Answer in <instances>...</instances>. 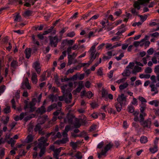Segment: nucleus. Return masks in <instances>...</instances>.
<instances>
[{"mask_svg": "<svg viewBox=\"0 0 159 159\" xmlns=\"http://www.w3.org/2000/svg\"><path fill=\"white\" fill-rule=\"evenodd\" d=\"M74 116L71 114H68L66 117L64 119V122H68L69 124H72L73 122V120Z\"/></svg>", "mask_w": 159, "mask_h": 159, "instance_id": "9", "label": "nucleus"}, {"mask_svg": "<svg viewBox=\"0 0 159 159\" xmlns=\"http://www.w3.org/2000/svg\"><path fill=\"white\" fill-rule=\"evenodd\" d=\"M41 129V125H40V124H38L36 125L35 128H34V131L35 132L37 131H38V132H39V131Z\"/></svg>", "mask_w": 159, "mask_h": 159, "instance_id": "40", "label": "nucleus"}, {"mask_svg": "<svg viewBox=\"0 0 159 159\" xmlns=\"http://www.w3.org/2000/svg\"><path fill=\"white\" fill-rule=\"evenodd\" d=\"M5 114H7L11 111V109L10 106H7L3 110Z\"/></svg>", "mask_w": 159, "mask_h": 159, "instance_id": "37", "label": "nucleus"}, {"mask_svg": "<svg viewBox=\"0 0 159 159\" xmlns=\"http://www.w3.org/2000/svg\"><path fill=\"white\" fill-rule=\"evenodd\" d=\"M74 125L76 128H79L81 126V124H80L79 121H78L75 123Z\"/></svg>", "mask_w": 159, "mask_h": 159, "instance_id": "59", "label": "nucleus"}, {"mask_svg": "<svg viewBox=\"0 0 159 159\" xmlns=\"http://www.w3.org/2000/svg\"><path fill=\"white\" fill-rule=\"evenodd\" d=\"M26 57L29 59L31 56V49L30 48H26L25 50Z\"/></svg>", "mask_w": 159, "mask_h": 159, "instance_id": "18", "label": "nucleus"}, {"mask_svg": "<svg viewBox=\"0 0 159 159\" xmlns=\"http://www.w3.org/2000/svg\"><path fill=\"white\" fill-rule=\"evenodd\" d=\"M57 107V104L55 103H53L48 107L47 111L48 112H50L53 109L56 108Z\"/></svg>", "mask_w": 159, "mask_h": 159, "instance_id": "23", "label": "nucleus"}, {"mask_svg": "<svg viewBox=\"0 0 159 159\" xmlns=\"http://www.w3.org/2000/svg\"><path fill=\"white\" fill-rule=\"evenodd\" d=\"M35 115L34 114H32L31 116H27L26 117H25L24 118V120L26 121H27L28 120H30V119H31L33 117H34Z\"/></svg>", "mask_w": 159, "mask_h": 159, "instance_id": "60", "label": "nucleus"}, {"mask_svg": "<svg viewBox=\"0 0 159 159\" xmlns=\"http://www.w3.org/2000/svg\"><path fill=\"white\" fill-rule=\"evenodd\" d=\"M95 45H93L88 52L90 54V61L89 62L92 63L96 59V57H99L100 53L97 52L95 53Z\"/></svg>", "mask_w": 159, "mask_h": 159, "instance_id": "1", "label": "nucleus"}, {"mask_svg": "<svg viewBox=\"0 0 159 159\" xmlns=\"http://www.w3.org/2000/svg\"><path fill=\"white\" fill-rule=\"evenodd\" d=\"M38 124H40V125L43 124L45 123V120L42 117H40L38 118Z\"/></svg>", "mask_w": 159, "mask_h": 159, "instance_id": "31", "label": "nucleus"}, {"mask_svg": "<svg viewBox=\"0 0 159 159\" xmlns=\"http://www.w3.org/2000/svg\"><path fill=\"white\" fill-rule=\"evenodd\" d=\"M103 69L102 67H100L98 70L97 73L98 75L100 76H102L103 75Z\"/></svg>", "mask_w": 159, "mask_h": 159, "instance_id": "47", "label": "nucleus"}, {"mask_svg": "<svg viewBox=\"0 0 159 159\" xmlns=\"http://www.w3.org/2000/svg\"><path fill=\"white\" fill-rule=\"evenodd\" d=\"M140 107V110L141 113H145L144 111L147 108L146 103H142L139 105Z\"/></svg>", "mask_w": 159, "mask_h": 159, "instance_id": "17", "label": "nucleus"}, {"mask_svg": "<svg viewBox=\"0 0 159 159\" xmlns=\"http://www.w3.org/2000/svg\"><path fill=\"white\" fill-rule=\"evenodd\" d=\"M61 108H58V109L53 113V115L56 116H58L61 112Z\"/></svg>", "mask_w": 159, "mask_h": 159, "instance_id": "45", "label": "nucleus"}, {"mask_svg": "<svg viewBox=\"0 0 159 159\" xmlns=\"http://www.w3.org/2000/svg\"><path fill=\"white\" fill-rule=\"evenodd\" d=\"M16 141L12 138L10 139L7 141V143L9 144H11V147H13Z\"/></svg>", "mask_w": 159, "mask_h": 159, "instance_id": "33", "label": "nucleus"}, {"mask_svg": "<svg viewBox=\"0 0 159 159\" xmlns=\"http://www.w3.org/2000/svg\"><path fill=\"white\" fill-rule=\"evenodd\" d=\"M129 68H127V67H126L125 72L122 74L123 76H128L130 75V70H129Z\"/></svg>", "mask_w": 159, "mask_h": 159, "instance_id": "29", "label": "nucleus"}, {"mask_svg": "<svg viewBox=\"0 0 159 159\" xmlns=\"http://www.w3.org/2000/svg\"><path fill=\"white\" fill-rule=\"evenodd\" d=\"M154 72L156 74H159V65L155 67Z\"/></svg>", "mask_w": 159, "mask_h": 159, "instance_id": "64", "label": "nucleus"}, {"mask_svg": "<svg viewBox=\"0 0 159 159\" xmlns=\"http://www.w3.org/2000/svg\"><path fill=\"white\" fill-rule=\"evenodd\" d=\"M75 35V33L74 32L72 31L71 32L68 33L67 34V36L70 37H73Z\"/></svg>", "mask_w": 159, "mask_h": 159, "instance_id": "52", "label": "nucleus"}, {"mask_svg": "<svg viewBox=\"0 0 159 159\" xmlns=\"http://www.w3.org/2000/svg\"><path fill=\"white\" fill-rule=\"evenodd\" d=\"M128 112L130 113H132L134 112V107L132 106H129L128 107Z\"/></svg>", "mask_w": 159, "mask_h": 159, "instance_id": "43", "label": "nucleus"}, {"mask_svg": "<svg viewBox=\"0 0 159 159\" xmlns=\"http://www.w3.org/2000/svg\"><path fill=\"white\" fill-rule=\"evenodd\" d=\"M122 104L119 102H117L115 103V107L118 112H120L121 111L122 107Z\"/></svg>", "mask_w": 159, "mask_h": 159, "instance_id": "25", "label": "nucleus"}, {"mask_svg": "<svg viewBox=\"0 0 159 159\" xmlns=\"http://www.w3.org/2000/svg\"><path fill=\"white\" fill-rule=\"evenodd\" d=\"M75 157L78 159H81L82 158L81 153L80 152H78L75 155Z\"/></svg>", "mask_w": 159, "mask_h": 159, "instance_id": "49", "label": "nucleus"}, {"mask_svg": "<svg viewBox=\"0 0 159 159\" xmlns=\"http://www.w3.org/2000/svg\"><path fill=\"white\" fill-rule=\"evenodd\" d=\"M148 103L151 105H154L155 107H157L159 105V101L157 100H155L149 102Z\"/></svg>", "mask_w": 159, "mask_h": 159, "instance_id": "21", "label": "nucleus"}, {"mask_svg": "<svg viewBox=\"0 0 159 159\" xmlns=\"http://www.w3.org/2000/svg\"><path fill=\"white\" fill-rule=\"evenodd\" d=\"M139 100L141 102V103H146L147 102V100L144 98L142 96H139L138 97Z\"/></svg>", "mask_w": 159, "mask_h": 159, "instance_id": "35", "label": "nucleus"}, {"mask_svg": "<svg viewBox=\"0 0 159 159\" xmlns=\"http://www.w3.org/2000/svg\"><path fill=\"white\" fill-rule=\"evenodd\" d=\"M97 125H93L90 127V129L89 131L90 132H93L96 130L97 129Z\"/></svg>", "mask_w": 159, "mask_h": 159, "instance_id": "36", "label": "nucleus"}, {"mask_svg": "<svg viewBox=\"0 0 159 159\" xmlns=\"http://www.w3.org/2000/svg\"><path fill=\"white\" fill-rule=\"evenodd\" d=\"M70 144L74 150H75L77 148V145L76 143L73 142H71Z\"/></svg>", "mask_w": 159, "mask_h": 159, "instance_id": "38", "label": "nucleus"}, {"mask_svg": "<svg viewBox=\"0 0 159 159\" xmlns=\"http://www.w3.org/2000/svg\"><path fill=\"white\" fill-rule=\"evenodd\" d=\"M102 97L105 98V100L107 99L108 92L104 89H102Z\"/></svg>", "mask_w": 159, "mask_h": 159, "instance_id": "22", "label": "nucleus"}, {"mask_svg": "<svg viewBox=\"0 0 159 159\" xmlns=\"http://www.w3.org/2000/svg\"><path fill=\"white\" fill-rule=\"evenodd\" d=\"M46 112V109L44 106L42 105L40 107L38 108L36 111L37 113L42 115Z\"/></svg>", "mask_w": 159, "mask_h": 159, "instance_id": "13", "label": "nucleus"}, {"mask_svg": "<svg viewBox=\"0 0 159 159\" xmlns=\"http://www.w3.org/2000/svg\"><path fill=\"white\" fill-rule=\"evenodd\" d=\"M55 134V133L54 132H52L51 133H48L45 135V137L44 136L41 137L38 139V141H39V142H44V144H49V143H46V142L48 141V138L51 135H54Z\"/></svg>", "mask_w": 159, "mask_h": 159, "instance_id": "7", "label": "nucleus"}, {"mask_svg": "<svg viewBox=\"0 0 159 159\" xmlns=\"http://www.w3.org/2000/svg\"><path fill=\"white\" fill-rule=\"evenodd\" d=\"M150 0H138L135 1L133 4L134 8L139 10L140 8V5L148 3Z\"/></svg>", "mask_w": 159, "mask_h": 159, "instance_id": "4", "label": "nucleus"}, {"mask_svg": "<svg viewBox=\"0 0 159 159\" xmlns=\"http://www.w3.org/2000/svg\"><path fill=\"white\" fill-rule=\"evenodd\" d=\"M149 150L152 153H154L158 151V148L157 145H154L153 147L150 148Z\"/></svg>", "mask_w": 159, "mask_h": 159, "instance_id": "24", "label": "nucleus"}, {"mask_svg": "<svg viewBox=\"0 0 159 159\" xmlns=\"http://www.w3.org/2000/svg\"><path fill=\"white\" fill-rule=\"evenodd\" d=\"M138 16L140 17V20L142 21V23L147 19L148 17L147 15H145L144 16L141 15H138Z\"/></svg>", "mask_w": 159, "mask_h": 159, "instance_id": "34", "label": "nucleus"}, {"mask_svg": "<svg viewBox=\"0 0 159 159\" xmlns=\"http://www.w3.org/2000/svg\"><path fill=\"white\" fill-rule=\"evenodd\" d=\"M33 13V11H32L28 10H26L22 14V15L24 17L29 16H31Z\"/></svg>", "mask_w": 159, "mask_h": 159, "instance_id": "20", "label": "nucleus"}, {"mask_svg": "<svg viewBox=\"0 0 159 159\" xmlns=\"http://www.w3.org/2000/svg\"><path fill=\"white\" fill-rule=\"evenodd\" d=\"M93 95V94L91 91H88L86 93V96L89 99L91 98Z\"/></svg>", "mask_w": 159, "mask_h": 159, "instance_id": "39", "label": "nucleus"}, {"mask_svg": "<svg viewBox=\"0 0 159 159\" xmlns=\"http://www.w3.org/2000/svg\"><path fill=\"white\" fill-rule=\"evenodd\" d=\"M48 144H45L44 142H39L38 144V147L40 149V151L39 153V156L40 157H42L44 154L45 152V147L48 146Z\"/></svg>", "mask_w": 159, "mask_h": 159, "instance_id": "5", "label": "nucleus"}, {"mask_svg": "<svg viewBox=\"0 0 159 159\" xmlns=\"http://www.w3.org/2000/svg\"><path fill=\"white\" fill-rule=\"evenodd\" d=\"M21 16L19 15V14H17L16 16L14 21H19V20L21 19Z\"/></svg>", "mask_w": 159, "mask_h": 159, "instance_id": "58", "label": "nucleus"}, {"mask_svg": "<svg viewBox=\"0 0 159 159\" xmlns=\"http://www.w3.org/2000/svg\"><path fill=\"white\" fill-rule=\"evenodd\" d=\"M107 110L109 113L111 114L112 113L114 114H115L116 113V111L111 108H108Z\"/></svg>", "mask_w": 159, "mask_h": 159, "instance_id": "48", "label": "nucleus"}, {"mask_svg": "<svg viewBox=\"0 0 159 159\" xmlns=\"http://www.w3.org/2000/svg\"><path fill=\"white\" fill-rule=\"evenodd\" d=\"M147 114L146 113H140L139 116V121L140 123H141L144 120V117L146 116Z\"/></svg>", "mask_w": 159, "mask_h": 159, "instance_id": "27", "label": "nucleus"}, {"mask_svg": "<svg viewBox=\"0 0 159 159\" xmlns=\"http://www.w3.org/2000/svg\"><path fill=\"white\" fill-rule=\"evenodd\" d=\"M140 142L142 143H145L148 141L147 138L144 136H142L140 139Z\"/></svg>", "mask_w": 159, "mask_h": 159, "instance_id": "26", "label": "nucleus"}, {"mask_svg": "<svg viewBox=\"0 0 159 159\" xmlns=\"http://www.w3.org/2000/svg\"><path fill=\"white\" fill-rule=\"evenodd\" d=\"M50 40V44L51 47H56L57 46V43L59 42V40L57 36L52 37L51 36H49Z\"/></svg>", "mask_w": 159, "mask_h": 159, "instance_id": "6", "label": "nucleus"}, {"mask_svg": "<svg viewBox=\"0 0 159 159\" xmlns=\"http://www.w3.org/2000/svg\"><path fill=\"white\" fill-rule=\"evenodd\" d=\"M25 85L26 87L28 89H31V87L30 85L29 80L27 78H26L25 81Z\"/></svg>", "mask_w": 159, "mask_h": 159, "instance_id": "32", "label": "nucleus"}, {"mask_svg": "<svg viewBox=\"0 0 159 159\" xmlns=\"http://www.w3.org/2000/svg\"><path fill=\"white\" fill-rule=\"evenodd\" d=\"M147 52L149 55L152 54L154 52L153 49L152 48H150L147 51Z\"/></svg>", "mask_w": 159, "mask_h": 159, "instance_id": "54", "label": "nucleus"}, {"mask_svg": "<svg viewBox=\"0 0 159 159\" xmlns=\"http://www.w3.org/2000/svg\"><path fill=\"white\" fill-rule=\"evenodd\" d=\"M126 97H125L124 94H122L120 95H119L117 100L118 102L120 103L123 104V102H124V104L125 105V102H126Z\"/></svg>", "mask_w": 159, "mask_h": 159, "instance_id": "11", "label": "nucleus"}, {"mask_svg": "<svg viewBox=\"0 0 159 159\" xmlns=\"http://www.w3.org/2000/svg\"><path fill=\"white\" fill-rule=\"evenodd\" d=\"M150 87L151 88V91L152 92H156L158 91L157 88L155 87L154 84H152L150 85Z\"/></svg>", "mask_w": 159, "mask_h": 159, "instance_id": "51", "label": "nucleus"}, {"mask_svg": "<svg viewBox=\"0 0 159 159\" xmlns=\"http://www.w3.org/2000/svg\"><path fill=\"white\" fill-rule=\"evenodd\" d=\"M61 147L55 149L54 151V153L53 154V157L56 159H58V156L61 151Z\"/></svg>", "mask_w": 159, "mask_h": 159, "instance_id": "16", "label": "nucleus"}, {"mask_svg": "<svg viewBox=\"0 0 159 159\" xmlns=\"http://www.w3.org/2000/svg\"><path fill=\"white\" fill-rule=\"evenodd\" d=\"M67 86V85L66 84L61 87L62 92L63 94L66 93L68 95L69 93H71L70 92L71 91V89L70 88H68L66 90Z\"/></svg>", "mask_w": 159, "mask_h": 159, "instance_id": "15", "label": "nucleus"}, {"mask_svg": "<svg viewBox=\"0 0 159 159\" xmlns=\"http://www.w3.org/2000/svg\"><path fill=\"white\" fill-rule=\"evenodd\" d=\"M5 155L4 149H2L0 151V159H2Z\"/></svg>", "mask_w": 159, "mask_h": 159, "instance_id": "55", "label": "nucleus"}, {"mask_svg": "<svg viewBox=\"0 0 159 159\" xmlns=\"http://www.w3.org/2000/svg\"><path fill=\"white\" fill-rule=\"evenodd\" d=\"M33 67L35 69L38 74H39L41 71V67L40 64L38 61H36L33 63Z\"/></svg>", "mask_w": 159, "mask_h": 159, "instance_id": "12", "label": "nucleus"}, {"mask_svg": "<svg viewBox=\"0 0 159 159\" xmlns=\"http://www.w3.org/2000/svg\"><path fill=\"white\" fill-rule=\"evenodd\" d=\"M66 51H64L62 52V55L60 56L59 58V60H61L64 58V57H65L66 56Z\"/></svg>", "mask_w": 159, "mask_h": 159, "instance_id": "44", "label": "nucleus"}, {"mask_svg": "<svg viewBox=\"0 0 159 159\" xmlns=\"http://www.w3.org/2000/svg\"><path fill=\"white\" fill-rule=\"evenodd\" d=\"M26 143H29L32 142L33 140V138L31 134L29 135L26 138Z\"/></svg>", "mask_w": 159, "mask_h": 159, "instance_id": "30", "label": "nucleus"}, {"mask_svg": "<svg viewBox=\"0 0 159 159\" xmlns=\"http://www.w3.org/2000/svg\"><path fill=\"white\" fill-rule=\"evenodd\" d=\"M66 42L69 44V45L70 46L71 45L73 44L74 43L75 40H66Z\"/></svg>", "mask_w": 159, "mask_h": 159, "instance_id": "62", "label": "nucleus"}, {"mask_svg": "<svg viewBox=\"0 0 159 159\" xmlns=\"http://www.w3.org/2000/svg\"><path fill=\"white\" fill-rule=\"evenodd\" d=\"M140 123V125L144 128H150L151 125V119L148 118L143 120Z\"/></svg>", "mask_w": 159, "mask_h": 159, "instance_id": "8", "label": "nucleus"}, {"mask_svg": "<svg viewBox=\"0 0 159 159\" xmlns=\"http://www.w3.org/2000/svg\"><path fill=\"white\" fill-rule=\"evenodd\" d=\"M25 105L24 106V109L26 111L29 112H34L36 109V107H34V104H32L31 103L28 102L25 100Z\"/></svg>", "mask_w": 159, "mask_h": 159, "instance_id": "3", "label": "nucleus"}, {"mask_svg": "<svg viewBox=\"0 0 159 159\" xmlns=\"http://www.w3.org/2000/svg\"><path fill=\"white\" fill-rule=\"evenodd\" d=\"M61 140V143L65 144L67 142L69 141V139L67 137H66L63 138Z\"/></svg>", "mask_w": 159, "mask_h": 159, "instance_id": "50", "label": "nucleus"}, {"mask_svg": "<svg viewBox=\"0 0 159 159\" xmlns=\"http://www.w3.org/2000/svg\"><path fill=\"white\" fill-rule=\"evenodd\" d=\"M152 72V69L151 68L149 67H147L145 70V72L147 73H150Z\"/></svg>", "mask_w": 159, "mask_h": 159, "instance_id": "57", "label": "nucleus"}, {"mask_svg": "<svg viewBox=\"0 0 159 159\" xmlns=\"http://www.w3.org/2000/svg\"><path fill=\"white\" fill-rule=\"evenodd\" d=\"M91 107L93 108L94 109L97 108L98 106V103L95 102H92L90 103Z\"/></svg>", "mask_w": 159, "mask_h": 159, "instance_id": "46", "label": "nucleus"}, {"mask_svg": "<svg viewBox=\"0 0 159 159\" xmlns=\"http://www.w3.org/2000/svg\"><path fill=\"white\" fill-rule=\"evenodd\" d=\"M121 45L120 43L117 44H116L112 45L111 44L109 43H107L106 44V45L105 46L106 48L107 49H108V50H111L112 49H113L114 48H116L118 46H120Z\"/></svg>", "mask_w": 159, "mask_h": 159, "instance_id": "14", "label": "nucleus"}, {"mask_svg": "<svg viewBox=\"0 0 159 159\" xmlns=\"http://www.w3.org/2000/svg\"><path fill=\"white\" fill-rule=\"evenodd\" d=\"M114 72V70H111L110 71L109 73L108 74V77L109 78L111 79V78L113 75Z\"/></svg>", "mask_w": 159, "mask_h": 159, "instance_id": "63", "label": "nucleus"}, {"mask_svg": "<svg viewBox=\"0 0 159 159\" xmlns=\"http://www.w3.org/2000/svg\"><path fill=\"white\" fill-rule=\"evenodd\" d=\"M6 86L4 85H2L0 87V95L4 92Z\"/></svg>", "mask_w": 159, "mask_h": 159, "instance_id": "42", "label": "nucleus"}, {"mask_svg": "<svg viewBox=\"0 0 159 159\" xmlns=\"http://www.w3.org/2000/svg\"><path fill=\"white\" fill-rule=\"evenodd\" d=\"M17 63V62L16 61L13 60L11 63V66L12 67L15 68L16 66Z\"/></svg>", "mask_w": 159, "mask_h": 159, "instance_id": "53", "label": "nucleus"}, {"mask_svg": "<svg viewBox=\"0 0 159 159\" xmlns=\"http://www.w3.org/2000/svg\"><path fill=\"white\" fill-rule=\"evenodd\" d=\"M72 95L71 93L68 94L66 93L63 94L62 96L58 97L59 100L60 101L64 100L65 102L67 104L70 103L71 101Z\"/></svg>", "mask_w": 159, "mask_h": 159, "instance_id": "2", "label": "nucleus"}, {"mask_svg": "<svg viewBox=\"0 0 159 159\" xmlns=\"http://www.w3.org/2000/svg\"><path fill=\"white\" fill-rule=\"evenodd\" d=\"M128 85L127 82H126L123 84H120L119 86V88L120 90H123L125 89L126 88Z\"/></svg>", "mask_w": 159, "mask_h": 159, "instance_id": "28", "label": "nucleus"}, {"mask_svg": "<svg viewBox=\"0 0 159 159\" xmlns=\"http://www.w3.org/2000/svg\"><path fill=\"white\" fill-rule=\"evenodd\" d=\"M11 103L12 105V107L15 109H16V102L14 98L11 99Z\"/></svg>", "mask_w": 159, "mask_h": 159, "instance_id": "56", "label": "nucleus"}, {"mask_svg": "<svg viewBox=\"0 0 159 159\" xmlns=\"http://www.w3.org/2000/svg\"><path fill=\"white\" fill-rule=\"evenodd\" d=\"M124 56V53H122L120 54V55L118 57H115V58L117 60L119 61L121 59V58L123 57Z\"/></svg>", "mask_w": 159, "mask_h": 159, "instance_id": "61", "label": "nucleus"}, {"mask_svg": "<svg viewBox=\"0 0 159 159\" xmlns=\"http://www.w3.org/2000/svg\"><path fill=\"white\" fill-rule=\"evenodd\" d=\"M37 75L35 72L33 73L32 74V77L31 80L33 83L35 84L37 81Z\"/></svg>", "mask_w": 159, "mask_h": 159, "instance_id": "19", "label": "nucleus"}, {"mask_svg": "<svg viewBox=\"0 0 159 159\" xmlns=\"http://www.w3.org/2000/svg\"><path fill=\"white\" fill-rule=\"evenodd\" d=\"M113 144L111 142L107 144L104 148V150H102L101 155H104L108 151L113 147Z\"/></svg>", "mask_w": 159, "mask_h": 159, "instance_id": "10", "label": "nucleus"}, {"mask_svg": "<svg viewBox=\"0 0 159 159\" xmlns=\"http://www.w3.org/2000/svg\"><path fill=\"white\" fill-rule=\"evenodd\" d=\"M82 117L83 118V119H82V118L80 119V122L82 124H85L87 123L86 121V116L84 115L82 116Z\"/></svg>", "mask_w": 159, "mask_h": 159, "instance_id": "41", "label": "nucleus"}]
</instances>
